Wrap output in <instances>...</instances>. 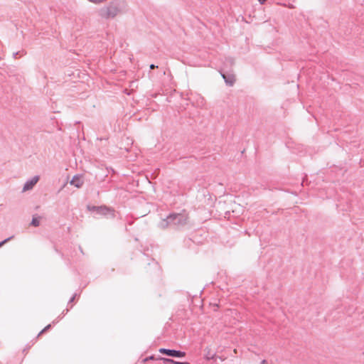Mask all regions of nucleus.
<instances>
[{"label":"nucleus","mask_w":364,"mask_h":364,"mask_svg":"<svg viewBox=\"0 0 364 364\" xmlns=\"http://www.w3.org/2000/svg\"><path fill=\"white\" fill-rule=\"evenodd\" d=\"M159 352L162 354H165L172 357L182 358L186 355V353L182 351H178L175 350H168L165 348H161Z\"/></svg>","instance_id":"nucleus-1"},{"label":"nucleus","mask_w":364,"mask_h":364,"mask_svg":"<svg viewBox=\"0 0 364 364\" xmlns=\"http://www.w3.org/2000/svg\"><path fill=\"white\" fill-rule=\"evenodd\" d=\"M117 14V9L114 6H110L102 11V15L106 18L114 17Z\"/></svg>","instance_id":"nucleus-2"},{"label":"nucleus","mask_w":364,"mask_h":364,"mask_svg":"<svg viewBox=\"0 0 364 364\" xmlns=\"http://www.w3.org/2000/svg\"><path fill=\"white\" fill-rule=\"evenodd\" d=\"M38 176H35L30 181L26 182L23 186V191H26L31 189L34 186V185L38 182Z\"/></svg>","instance_id":"nucleus-3"},{"label":"nucleus","mask_w":364,"mask_h":364,"mask_svg":"<svg viewBox=\"0 0 364 364\" xmlns=\"http://www.w3.org/2000/svg\"><path fill=\"white\" fill-rule=\"evenodd\" d=\"M70 183L75 186L76 188H80L83 184V179L82 176H75L73 177Z\"/></svg>","instance_id":"nucleus-4"},{"label":"nucleus","mask_w":364,"mask_h":364,"mask_svg":"<svg viewBox=\"0 0 364 364\" xmlns=\"http://www.w3.org/2000/svg\"><path fill=\"white\" fill-rule=\"evenodd\" d=\"M177 218H178V221H181L182 219H183L184 220H186V218H184L183 216H182L181 214H178V215H171L168 217V221H173L174 220H176Z\"/></svg>","instance_id":"nucleus-5"},{"label":"nucleus","mask_w":364,"mask_h":364,"mask_svg":"<svg viewBox=\"0 0 364 364\" xmlns=\"http://www.w3.org/2000/svg\"><path fill=\"white\" fill-rule=\"evenodd\" d=\"M31 225L37 227L40 225V218L34 217L32 220Z\"/></svg>","instance_id":"nucleus-6"},{"label":"nucleus","mask_w":364,"mask_h":364,"mask_svg":"<svg viewBox=\"0 0 364 364\" xmlns=\"http://www.w3.org/2000/svg\"><path fill=\"white\" fill-rule=\"evenodd\" d=\"M223 77L225 79V82L227 83L230 84V85H232L233 84L234 80H227L226 76L225 75H223Z\"/></svg>","instance_id":"nucleus-7"},{"label":"nucleus","mask_w":364,"mask_h":364,"mask_svg":"<svg viewBox=\"0 0 364 364\" xmlns=\"http://www.w3.org/2000/svg\"><path fill=\"white\" fill-rule=\"evenodd\" d=\"M11 237H9V238H7V239L4 240V241L1 242H0V247H1L4 244H6V242H8L10 240V239H11Z\"/></svg>","instance_id":"nucleus-8"},{"label":"nucleus","mask_w":364,"mask_h":364,"mask_svg":"<svg viewBox=\"0 0 364 364\" xmlns=\"http://www.w3.org/2000/svg\"><path fill=\"white\" fill-rule=\"evenodd\" d=\"M154 356H150L149 358H144L143 360H142V363H146V361L149 360H154Z\"/></svg>","instance_id":"nucleus-9"},{"label":"nucleus","mask_w":364,"mask_h":364,"mask_svg":"<svg viewBox=\"0 0 364 364\" xmlns=\"http://www.w3.org/2000/svg\"><path fill=\"white\" fill-rule=\"evenodd\" d=\"M50 327V325H48L46 327H45L40 333V334L43 333L44 331H46L47 329H48Z\"/></svg>","instance_id":"nucleus-10"},{"label":"nucleus","mask_w":364,"mask_h":364,"mask_svg":"<svg viewBox=\"0 0 364 364\" xmlns=\"http://www.w3.org/2000/svg\"><path fill=\"white\" fill-rule=\"evenodd\" d=\"M90 1L93 2V3L97 4V3L102 1L103 0H90Z\"/></svg>","instance_id":"nucleus-11"},{"label":"nucleus","mask_w":364,"mask_h":364,"mask_svg":"<svg viewBox=\"0 0 364 364\" xmlns=\"http://www.w3.org/2000/svg\"><path fill=\"white\" fill-rule=\"evenodd\" d=\"M260 364H269V363H267V361L266 360H262Z\"/></svg>","instance_id":"nucleus-12"},{"label":"nucleus","mask_w":364,"mask_h":364,"mask_svg":"<svg viewBox=\"0 0 364 364\" xmlns=\"http://www.w3.org/2000/svg\"><path fill=\"white\" fill-rule=\"evenodd\" d=\"M157 68V66H155V65H153V64L150 65V68H151V69H154V68Z\"/></svg>","instance_id":"nucleus-13"},{"label":"nucleus","mask_w":364,"mask_h":364,"mask_svg":"<svg viewBox=\"0 0 364 364\" xmlns=\"http://www.w3.org/2000/svg\"><path fill=\"white\" fill-rule=\"evenodd\" d=\"M267 0H259V1L263 4Z\"/></svg>","instance_id":"nucleus-14"},{"label":"nucleus","mask_w":364,"mask_h":364,"mask_svg":"<svg viewBox=\"0 0 364 364\" xmlns=\"http://www.w3.org/2000/svg\"><path fill=\"white\" fill-rule=\"evenodd\" d=\"M92 209H93V210H95V209H96V210H98V208H96L95 207H93V208H92Z\"/></svg>","instance_id":"nucleus-15"}]
</instances>
